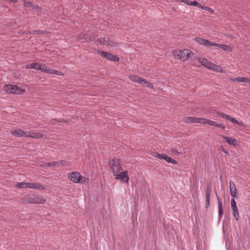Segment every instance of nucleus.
<instances>
[{"mask_svg": "<svg viewBox=\"0 0 250 250\" xmlns=\"http://www.w3.org/2000/svg\"><path fill=\"white\" fill-rule=\"evenodd\" d=\"M26 202L30 204H43L45 199L40 195L30 194L26 196Z\"/></svg>", "mask_w": 250, "mask_h": 250, "instance_id": "7", "label": "nucleus"}, {"mask_svg": "<svg viewBox=\"0 0 250 250\" xmlns=\"http://www.w3.org/2000/svg\"><path fill=\"white\" fill-rule=\"evenodd\" d=\"M3 89L7 93L15 94H21L25 91L24 90L19 87L17 85L12 84H5Z\"/></svg>", "mask_w": 250, "mask_h": 250, "instance_id": "5", "label": "nucleus"}, {"mask_svg": "<svg viewBox=\"0 0 250 250\" xmlns=\"http://www.w3.org/2000/svg\"><path fill=\"white\" fill-rule=\"evenodd\" d=\"M171 152L174 154H178L180 153L175 148H172L171 150Z\"/></svg>", "mask_w": 250, "mask_h": 250, "instance_id": "37", "label": "nucleus"}, {"mask_svg": "<svg viewBox=\"0 0 250 250\" xmlns=\"http://www.w3.org/2000/svg\"><path fill=\"white\" fill-rule=\"evenodd\" d=\"M41 69H40V70H41L42 72L48 73L49 69H47L46 66H42V64H41Z\"/></svg>", "mask_w": 250, "mask_h": 250, "instance_id": "31", "label": "nucleus"}, {"mask_svg": "<svg viewBox=\"0 0 250 250\" xmlns=\"http://www.w3.org/2000/svg\"><path fill=\"white\" fill-rule=\"evenodd\" d=\"M210 193L211 191L210 190L207 189L206 191V206L207 208L209 205V200H210Z\"/></svg>", "mask_w": 250, "mask_h": 250, "instance_id": "22", "label": "nucleus"}, {"mask_svg": "<svg viewBox=\"0 0 250 250\" xmlns=\"http://www.w3.org/2000/svg\"><path fill=\"white\" fill-rule=\"evenodd\" d=\"M202 118L195 117H186L184 118V121L187 123H200L201 124Z\"/></svg>", "mask_w": 250, "mask_h": 250, "instance_id": "12", "label": "nucleus"}, {"mask_svg": "<svg viewBox=\"0 0 250 250\" xmlns=\"http://www.w3.org/2000/svg\"><path fill=\"white\" fill-rule=\"evenodd\" d=\"M201 8L206 11H208L211 13H213L214 12V10L206 6H203L202 5H201Z\"/></svg>", "mask_w": 250, "mask_h": 250, "instance_id": "27", "label": "nucleus"}, {"mask_svg": "<svg viewBox=\"0 0 250 250\" xmlns=\"http://www.w3.org/2000/svg\"><path fill=\"white\" fill-rule=\"evenodd\" d=\"M41 64L39 63H32L31 64H27L26 68L28 69L34 68L36 70L41 69Z\"/></svg>", "mask_w": 250, "mask_h": 250, "instance_id": "17", "label": "nucleus"}, {"mask_svg": "<svg viewBox=\"0 0 250 250\" xmlns=\"http://www.w3.org/2000/svg\"><path fill=\"white\" fill-rule=\"evenodd\" d=\"M234 82H242V83H250V79H249L245 77H237L235 78L233 80Z\"/></svg>", "mask_w": 250, "mask_h": 250, "instance_id": "19", "label": "nucleus"}, {"mask_svg": "<svg viewBox=\"0 0 250 250\" xmlns=\"http://www.w3.org/2000/svg\"><path fill=\"white\" fill-rule=\"evenodd\" d=\"M190 5L196 6L199 8H201L202 4L200 3H198L197 1L194 0L193 1L190 2Z\"/></svg>", "mask_w": 250, "mask_h": 250, "instance_id": "26", "label": "nucleus"}, {"mask_svg": "<svg viewBox=\"0 0 250 250\" xmlns=\"http://www.w3.org/2000/svg\"><path fill=\"white\" fill-rule=\"evenodd\" d=\"M154 156L160 159V154L158 153H156L155 155H154Z\"/></svg>", "mask_w": 250, "mask_h": 250, "instance_id": "42", "label": "nucleus"}, {"mask_svg": "<svg viewBox=\"0 0 250 250\" xmlns=\"http://www.w3.org/2000/svg\"><path fill=\"white\" fill-rule=\"evenodd\" d=\"M178 2H183V0H176Z\"/></svg>", "mask_w": 250, "mask_h": 250, "instance_id": "45", "label": "nucleus"}, {"mask_svg": "<svg viewBox=\"0 0 250 250\" xmlns=\"http://www.w3.org/2000/svg\"><path fill=\"white\" fill-rule=\"evenodd\" d=\"M231 207L232 209V214L236 219V221H238L239 218V214L238 212V209L236 205V203L234 200V199H231Z\"/></svg>", "mask_w": 250, "mask_h": 250, "instance_id": "11", "label": "nucleus"}, {"mask_svg": "<svg viewBox=\"0 0 250 250\" xmlns=\"http://www.w3.org/2000/svg\"><path fill=\"white\" fill-rule=\"evenodd\" d=\"M114 176H115L116 179L120 180L121 181H125L126 183H128L129 180V178L127 175V172L126 170L122 172L120 171Z\"/></svg>", "mask_w": 250, "mask_h": 250, "instance_id": "10", "label": "nucleus"}, {"mask_svg": "<svg viewBox=\"0 0 250 250\" xmlns=\"http://www.w3.org/2000/svg\"><path fill=\"white\" fill-rule=\"evenodd\" d=\"M97 52L102 57L105 58L108 60L113 61L115 62L119 61V58L109 53H107L103 51H98Z\"/></svg>", "mask_w": 250, "mask_h": 250, "instance_id": "9", "label": "nucleus"}, {"mask_svg": "<svg viewBox=\"0 0 250 250\" xmlns=\"http://www.w3.org/2000/svg\"><path fill=\"white\" fill-rule=\"evenodd\" d=\"M129 79L133 82H137L142 85L147 83V81L143 78L138 77L135 75H130Z\"/></svg>", "mask_w": 250, "mask_h": 250, "instance_id": "13", "label": "nucleus"}, {"mask_svg": "<svg viewBox=\"0 0 250 250\" xmlns=\"http://www.w3.org/2000/svg\"><path fill=\"white\" fill-rule=\"evenodd\" d=\"M237 124L242 126H245V124L243 122H238V123H237Z\"/></svg>", "mask_w": 250, "mask_h": 250, "instance_id": "41", "label": "nucleus"}, {"mask_svg": "<svg viewBox=\"0 0 250 250\" xmlns=\"http://www.w3.org/2000/svg\"><path fill=\"white\" fill-rule=\"evenodd\" d=\"M218 208H223V205L221 202L218 199Z\"/></svg>", "mask_w": 250, "mask_h": 250, "instance_id": "38", "label": "nucleus"}, {"mask_svg": "<svg viewBox=\"0 0 250 250\" xmlns=\"http://www.w3.org/2000/svg\"><path fill=\"white\" fill-rule=\"evenodd\" d=\"M11 134L17 137H31L34 138H40L42 137V135L38 132H34L31 131H23L21 129H15L11 132Z\"/></svg>", "mask_w": 250, "mask_h": 250, "instance_id": "1", "label": "nucleus"}, {"mask_svg": "<svg viewBox=\"0 0 250 250\" xmlns=\"http://www.w3.org/2000/svg\"><path fill=\"white\" fill-rule=\"evenodd\" d=\"M110 164L114 175H116L117 173L121 171L122 167L117 160L113 159L111 162H110Z\"/></svg>", "mask_w": 250, "mask_h": 250, "instance_id": "8", "label": "nucleus"}, {"mask_svg": "<svg viewBox=\"0 0 250 250\" xmlns=\"http://www.w3.org/2000/svg\"><path fill=\"white\" fill-rule=\"evenodd\" d=\"M222 151L224 152L225 153L228 154V152L227 151H226L224 148H222Z\"/></svg>", "mask_w": 250, "mask_h": 250, "instance_id": "43", "label": "nucleus"}, {"mask_svg": "<svg viewBox=\"0 0 250 250\" xmlns=\"http://www.w3.org/2000/svg\"><path fill=\"white\" fill-rule=\"evenodd\" d=\"M104 39H106V38H101L98 39L96 42V43L97 44H103L104 45Z\"/></svg>", "mask_w": 250, "mask_h": 250, "instance_id": "29", "label": "nucleus"}, {"mask_svg": "<svg viewBox=\"0 0 250 250\" xmlns=\"http://www.w3.org/2000/svg\"><path fill=\"white\" fill-rule=\"evenodd\" d=\"M166 154H160V159H165V157L166 156Z\"/></svg>", "mask_w": 250, "mask_h": 250, "instance_id": "39", "label": "nucleus"}, {"mask_svg": "<svg viewBox=\"0 0 250 250\" xmlns=\"http://www.w3.org/2000/svg\"><path fill=\"white\" fill-rule=\"evenodd\" d=\"M218 213L219 217H221L223 213V208H218Z\"/></svg>", "mask_w": 250, "mask_h": 250, "instance_id": "36", "label": "nucleus"}, {"mask_svg": "<svg viewBox=\"0 0 250 250\" xmlns=\"http://www.w3.org/2000/svg\"><path fill=\"white\" fill-rule=\"evenodd\" d=\"M198 60L202 65L211 70L218 72H223V68L221 66L213 63L206 59L199 57Z\"/></svg>", "mask_w": 250, "mask_h": 250, "instance_id": "2", "label": "nucleus"}, {"mask_svg": "<svg viewBox=\"0 0 250 250\" xmlns=\"http://www.w3.org/2000/svg\"><path fill=\"white\" fill-rule=\"evenodd\" d=\"M216 114L221 116V117L223 118H226L227 119H228V117H229V115H226L224 113H220V112H216Z\"/></svg>", "mask_w": 250, "mask_h": 250, "instance_id": "34", "label": "nucleus"}, {"mask_svg": "<svg viewBox=\"0 0 250 250\" xmlns=\"http://www.w3.org/2000/svg\"><path fill=\"white\" fill-rule=\"evenodd\" d=\"M104 45H109L110 46H116L117 43L113 41L110 40L108 38H106L104 40Z\"/></svg>", "mask_w": 250, "mask_h": 250, "instance_id": "21", "label": "nucleus"}, {"mask_svg": "<svg viewBox=\"0 0 250 250\" xmlns=\"http://www.w3.org/2000/svg\"><path fill=\"white\" fill-rule=\"evenodd\" d=\"M190 2H191V1L189 0H183V2L187 4L188 5H190Z\"/></svg>", "mask_w": 250, "mask_h": 250, "instance_id": "40", "label": "nucleus"}, {"mask_svg": "<svg viewBox=\"0 0 250 250\" xmlns=\"http://www.w3.org/2000/svg\"><path fill=\"white\" fill-rule=\"evenodd\" d=\"M144 85H145L148 88H150L151 89L154 88V86H153L152 83H151L150 82H148L147 81V83L145 84Z\"/></svg>", "mask_w": 250, "mask_h": 250, "instance_id": "33", "label": "nucleus"}, {"mask_svg": "<svg viewBox=\"0 0 250 250\" xmlns=\"http://www.w3.org/2000/svg\"><path fill=\"white\" fill-rule=\"evenodd\" d=\"M221 137H222L224 139H225L229 145H232L233 146H236V144H235V143L236 142V140H235L234 139L230 138L229 137L223 136V135H222Z\"/></svg>", "mask_w": 250, "mask_h": 250, "instance_id": "16", "label": "nucleus"}, {"mask_svg": "<svg viewBox=\"0 0 250 250\" xmlns=\"http://www.w3.org/2000/svg\"><path fill=\"white\" fill-rule=\"evenodd\" d=\"M230 193L233 198H235L237 194V189L235 184L231 181L229 182Z\"/></svg>", "mask_w": 250, "mask_h": 250, "instance_id": "14", "label": "nucleus"}, {"mask_svg": "<svg viewBox=\"0 0 250 250\" xmlns=\"http://www.w3.org/2000/svg\"><path fill=\"white\" fill-rule=\"evenodd\" d=\"M59 165V163L57 162H48L44 164L43 167H52L54 166L55 167L56 166H58Z\"/></svg>", "mask_w": 250, "mask_h": 250, "instance_id": "24", "label": "nucleus"}, {"mask_svg": "<svg viewBox=\"0 0 250 250\" xmlns=\"http://www.w3.org/2000/svg\"><path fill=\"white\" fill-rule=\"evenodd\" d=\"M60 163H61V164L62 165H66V163L63 161H61Z\"/></svg>", "mask_w": 250, "mask_h": 250, "instance_id": "44", "label": "nucleus"}, {"mask_svg": "<svg viewBox=\"0 0 250 250\" xmlns=\"http://www.w3.org/2000/svg\"><path fill=\"white\" fill-rule=\"evenodd\" d=\"M191 53L192 52L189 49H185L182 51L174 50L173 51L174 57L182 61H186L188 59Z\"/></svg>", "mask_w": 250, "mask_h": 250, "instance_id": "4", "label": "nucleus"}, {"mask_svg": "<svg viewBox=\"0 0 250 250\" xmlns=\"http://www.w3.org/2000/svg\"><path fill=\"white\" fill-rule=\"evenodd\" d=\"M68 178L70 181L75 183H83L86 181V178L83 177L78 172H72L69 173Z\"/></svg>", "mask_w": 250, "mask_h": 250, "instance_id": "6", "label": "nucleus"}, {"mask_svg": "<svg viewBox=\"0 0 250 250\" xmlns=\"http://www.w3.org/2000/svg\"><path fill=\"white\" fill-rule=\"evenodd\" d=\"M166 162L171 163L174 165H176L177 164V162L175 160L172 159L171 157H168V156L166 155L165 159H164Z\"/></svg>", "mask_w": 250, "mask_h": 250, "instance_id": "23", "label": "nucleus"}, {"mask_svg": "<svg viewBox=\"0 0 250 250\" xmlns=\"http://www.w3.org/2000/svg\"><path fill=\"white\" fill-rule=\"evenodd\" d=\"M16 187L20 188H32L37 189L39 190H43L45 188L42 185L38 183H24L20 182L16 184Z\"/></svg>", "mask_w": 250, "mask_h": 250, "instance_id": "3", "label": "nucleus"}, {"mask_svg": "<svg viewBox=\"0 0 250 250\" xmlns=\"http://www.w3.org/2000/svg\"><path fill=\"white\" fill-rule=\"evenodd\" d=\"M48 74H57L58 75H61V72L60 71L55 70H52V69H49Z\"/></svg>", "mask_w": 250, "mask_h": 250, "instance_id": "28", "label": "nucleus"}, {"mask_svg": "<svg viewBox=\"0 0 250 250\" xmlns=\"http://www.w3.org/2000/svg\"><path fill=\"white\" fill-rule=\"evenodd\" d=\"M24 6L27 7H32L33 9L38 11L40 8L37 6H35L33 3L29 2V1H23Z\"/></svg>", "mask_w": 250, "mask_h": 250, "instance_id": "20", "label": "nucleus"}, {"mask_svg": "<svg viewBox=\"0 0 250 250\" xmlns=\"http://www.w3.org/2000/svg\"><path fill=\"white\" fill-rule=\"evenodd\" d=\"M209 46H213L217 47H219V48L221 46V44H219V43H215V42H209Z\"/></svg>", "mask_w": 250, "mask_h": 250, "instance_id": "35", "label": "nucleus"}, {"mask_svg": "<svg viewBox=\"0 0 250 250\" xmlns=\"http://www.w3.org/2000/svg\"><path fill=\"white\" fill-rule=\"evenodd\" d=\"M220 48H221L223 49L224 50L227 51H230L231 50V47L228 45L225 44H221L220 47Z\"/></svg>", "mask_w": 250, "mask_h": 250, "instance_id": "25", "label": "nucleus"}, {"mask_svg": "<svg viewBox=\"0 0 250 250\" xmlns=\"http://www.w3.org/2000/svg\"><path fill=\"white\" fill-rule=\"evenodd\" d=\"M201 124L206 125L207 124L210 126H215L216 122L210 120L203 119L202 118L201 120Z\"/></svg>", "mask_w": 250, "mask_h": 250, "instance_id": "18", "label": "nucleus"}, {"mask_svg": "<svg viewBox=\"0 0 250 250\" xmlns=\"http://www.w3.org/2000/svg\"><path fill=\"white\" fill-rule=\"evenodd\" d=\"M195 41L199 44L204 45L205 46H209V41L206 39L196 37L195 38Z\"/></svg>", "mask_w": 250, "mask_h": 250, "instance_id": "15", "label": "nucleus"}, {"mask_svg": "<svg viewBox=\"0 0 250 250\" xmlns=\"http://www.w3.org/2000/svg\"><path fill=\"white\" fill-rule=\"evenodd\" d=\"M228 120L231 121V122L233 123H235V124H237L238 123V121L236 120L235 119L231 117V116H229V117H228Z\"/></svg>", "mask_w": 250, "mask_h": 250, "instance_id": "30", "label": "nucleus"}, {"mask_svg": "<svg viewBox=\"0 0 250 250\" xmlns=\"http://www.w3.org/2000/svg\"><path fill=\"white\" fill-rule=\"evenodd\" d=\"M215 126H216L217 127H218V128H221V129H222L223 130L226 129V126L224 125H223L222 124H218L217 122L216 123Z\"/></svg>", "mask_w": 250, "mask_h": 250, "instance_id": "32", "label": "nucleus"}]
</instances>
